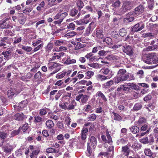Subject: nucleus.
Instances as JSON below:
<instances>
[{
    "label": "nucleus",
    "mask_w": 158,
    "mask_h": 158,
    "mask_svg": "<svg viewBox=\"0 0 158 158\" xmlns=\"http://www.w3.org/2000/svg\"><path fill=\"white\" fill-rule=\"evenodd\" d=\"M94 73L92 71H88L85 73L86 79H89L94 75Z\"/></svg>",
    "instance_id": "obj_44"
},
{
    "label": "nucleus",
    "mask_w": 158,
    "mask_h": 158,
    "mask_svg": "<svg viewBox=\"0 0 158 158\" xmlns=\"http://www.w3.org/2000/svg\"><path fill=\"white\" fill-rule=\"evenodd\" d=\"M150 129V128L148 125L145 124L141 127L140 130L142 131H146V133H149Z\"/></svg>",
    "instance_id": "obj_31"
},
{
    "label": "nucleus",
    "mask_w": 158,
    "mask_h": 158,
    "mask_svg": "<svg viewBox=\"0 0 158 158\" xmlns=\"http://www.w3.org/2000/svg\"><path fill=\"white\" fill-rule=\"evenodd\" d=\"M121 152L124 155L127 156L129 155L130 149L127 146H125L122 147Z\"/></svg>",
    "instance_id": "obj_20"
},
{
    "label": "nucleus",
    "mask_w": 158,
    "mask_h": 158,
    "mask_svg": "<svg viewBox=\"0 0 158 158\" xmlns=\"http://www.w3.org/2000/svg\"><path fill=\"white\" fill-rule=\"evenodd\" d=\"M76 62V60L75 59H71L70 58H69L65 61L64 63L66 64H69L75 63Z\"/></svg>",
    "instance_id": "obj_37"
},
{
    "label": "nucleus",
    "mask_w": 158,
    "mask_h": 158,
    "mask_svg": "<svg viewBox=\"0 0 158 158\" xmlns=\"http://www.w3.org/2000/svg\"><path fill=\"white\" fill-rule=\"evenodd\" d=\"M47 109L46 108H44L39 110V114L41 115H44L47 113Z\"/></svg>",
    "instance_id": "obj_46"
},
{
    "label": "nucleus",
    "mask_w": 158,
    "mask_h": 158,
    "mask_svg": "<svg viewBox=\"0 0 158 158\" xmlns=\"http://www.w3.org/2000/svg\"><path fill=\"white\" fill-rule=\"evenodd\" d=\"M75 24L73 23H70L67 26V28L69 29H70L71 30H74L75 28Z\"/></svg>",
    "instance_id": "obj_62"
},
{
    "label": "nucleus",
    "mask_w": 158,
    "mask_h": 158,
    "mask_svg": "<svg viewBox=\"0 0 158 158\" xmlns=\"http://www.w3.org/2000/svg\"><path fill=\"white\" fill-rule=\"evenodd\" d=\"M120 4L121 2L119 1H117L113 3L112 6L115 8H117L120 6Z\"/></svg>",
    "instance_id": "obj_64"
},
{
    "label": "nucleus",
    "mask_w": 158,
    "mask_h": 158,
    "mask_svg": "<svg viewBox=\"0 0 158 158\" xmlns=\"http://www.w3.org/2000/svg\"><path fill=\"white\" fill-rule=\"evenodd\" d=\"M137 87L136 85L133 83H125L119 86L117 88V91H120L122 93L123 91L124 93H127L130 92L132 89H136Z\"/></svg>",
    "instance_id": "obj_3"
},
{
    "label": "nucleus",
    "mask_w": 158,
    "mask_h": 158,
    "mask_svg": "<svg viewBox=\"0 0 158 158\" xmlns=\"http://www.w3.org/2000/svg\"><path fill=\"white\" fill-rule=\"evenodd\" d=\"M41 74L40 71H38L34 75V79L36 81H39L41 79Z\"/></svg>",
    "instance_id": "obj_34"
},
{
    "label": "nucleus",
    "mask_w": 158,
    "mask_h": 158,
    "mask_svg": "<svg viewBox=\"0 0 158 158\" xmlns=\"http://www.w3.org/2000/svg\"><path fill=\"white\" fill-rule=\"evenodd\" d=\"M71 94L68 93L67 95L63 96L62 101L63 104H60V106L61 108L65 110H70L73 109L76 105V103L74 100L70 101Z\"/></svg>",
    "instance_id": "obj_1"
},
{
    "label": "nucleus",
    "mask_w": 158,
    "mask_h": 158,
    "mask_svg": "<svg viewBox=\"0 0 158 158\" xmlns=\"http://www.w3.org/2000/svg\"><path fill=\"white\" fill-rule=\"evenodd\" d=\"M148 3V6L150 8L152 7L154 4V0H147Z\"/></svg>",
    "instance_id": "obj_54"
},
{
    "label": "nucleus",
    "mask_w": 158,
    "mask_h": 158,
    "mask_svg": "<svg viewBox=\"0 0 158 158\" xmlns=\"http://www.w3.org/2000/svg\"><path fill=\"white\" fill-rule=\"evenodd\" d=\"M45 5V3L43 1L40 3L38 6L36 7L37 10L38 11H40L42 10L43 8Z\"/></svg>",
    "instance_id": "obj_47"
},
{
    "label": "nucleus",
    "mask_w": 158,
    "mask_h": 158,
    "mask_svg": "<svg viewBox=\"0 0 158 158\" xmlns=\"http://www.w3.org/2000/svg\"><path fill=\"white\" fill-rule=\"evenodd\" d=\"M95 25V23L94 22H92L91 23L88 27L86 28L85 33V35L88 36L89 35L90 31L92 29H93Z\"/></svg>",
    "instance_id": "obj_18"
},
{
    "label": "nucleus",
    "mask_w": 158,
    "mask_h": 158,
    "mask_svg": "<svg viewBox=\"0 0 158 158\" xmlns=\"http://www.w3.org/2000/svg\"><path fill=\"white\" fill-rule=\"evenodd\" d=\"M110 94L111 96H112L114 97H116V95L118 96H121L123 95V93H121L120 91H117V90H115L112 92H111L110 93Z\"/></svg>",
    "instance_id": "obj_35"
},
{
    "label": "nucleus",
    "mask_w": 158,
    "mask_h": 158,
    "mask_svg": "<svg viewBox=\"0 0 158 158\" xmlns=\"http://www.w3.org/2000/svg\"><path fill=\"white\" fill-rule=\"evenodd\" d=\"M89 97L86 95L80 94L76 97V100L82 104H85L88 101Z\"/></svg>",
    "instance_id": "obj_7"
},
{
    "label": "nucleus",
    "mask_w": 158,
    "mask_h": 158,
    "mask_svg": "<svg viewBox=\"0 0 158 158\" xmlns=\"http://www.w3.org/2000/svg\"><path fill=\"white\" fill-rule=\"evenodd\" d=\"M46 125L47 127L51 128L54 127V124L52 120H48L46 121Z\"/></svg>",
    "instance_id": "obj_30"
},
{
    "label": "nucleus",
    "mask_w": 158,
    "mask_h": 158,
    "mask_svg": "<svg viewBox=\"0 0 158 158\" xmlns=\"http://www.w3.org/2000/svg\"><path fill=\"white\" fill-rule=\"evenodd\" d=\"M93 109V106L92 104L89 103L88 104L86 105L85 106V112H91V110Z\"/></svg>",
    "instance_id": "obj_26"
},
{
    "label": "nucleus",
    "mask_w": 158,
    "mask_h": 158,
    "mask_svg": "<svg viewBox=\"0 0 158 158\" xmlns=\"http://www.w3.org/2000/svg\"><path fill=\"white\" fill-rule=\"evenodd\" d=\"M32 9V8L31 7H26L25 10H23V12L25 14L29 13L31 11Z\"/></svg>",
    "instance_id": "obj_59"
},
{
    "label": "nucleus",
    "mask_w": 158,
    "mask_h": 158,
    "mask_svg": "<svg viewBox=\"0 0 158 158\" xmlns=\"http://www.w3.org/2000/svg\"><path fill=\"white\" fill-rule=\"evenodd\" d=\"M53 45L52 43H49L47 45L46 51H50L52 48Z\"/></svg>",
    "instance_id": "obj_61"
},
{
    "label": "nucleus",
    "mask_w": 158,
    "mask_h": 158,
    "mask_svg": "<svg viewBox=\"0 0 158 158\" xmlns=\"http://www.w3.org/2000/svg\"><path fill=\"white\" fill-rule=\"evenodd\" d=\"M90 19V15L88 14L85 15L84 19H82L83 24H86L88 23Z\"/></svg>",
    "instance_id": "obj_36"
},
{
    "label": "nucleus",
    "mask_w": 158,
    "mask_h": 158,
    "mask_svg": "<svg viewBox=\"0 0 158 158\" xmlns=\"http://www.w3.org/2000/svg\"><path fill=\"white\" fill-rule=\"evenodd\" d=\"M107 153L106 152H101L99 154V156L102 158H107Z\"/></svg>",
    "instance_id": "obj_63"
},
{
    "label": "nucleus",
    "mask_w": 158,
    "mask_h": 158,
    "mask_svg": "<svg viewBox=\"0 0 158 158\" xmlns=\"http://www.w3.org/2000/svg\"><path fill=\"white\" fill-rule=\"evenodd\" d=\"M4 34L6 36H13L14 35L11 31L9 30H6L5 31Z\"/></svg>",
    "instance_id": "obj_56"
},
{
    "label": "nucleus",
    "mask_w": 158,
    "mask_h": 158,
    "mask_svg": "<svg viewBox=\"0 0 158 158\" xmlns=\"http://www.w3.org/2000/svg\"><path fill=\"white\" fill-rule=\"evenodd\" d=\"M40 151V150L39 149L34 148V150H33L32 153L30 154V158H36Z\"/></svg>",
    "instance_id": "obj_22"
},
{
    "label": "nucleus",
    "mask_w": 158,
    "mask_h": 158,
    "mask_svg": "<svg viewBox=\"0 0 158 158\" xmlns=\"http://www.w3.org/2000/svg\"><path fill=\"white\" fill-rule=\"evenodd\" d=\"M47 67L49 70L53 71L50 73L51 75H52L59 71L60 69V64L57 62L49 61L47 64Z\"/></svg>",
    "instance_id": "obj_4"
},
{
    "label": "nucleus",
    "mask_w": 158,
    "mask_h": 158,
    "mask_svg": "<svg viewBox=\"0 0 158 158\" xmlns=\"http://www.w3.org/2000/svg\"><path fill=\"white\" fill-rule=\"evenodd\" d=\"M21 48L24 51L29 52H31L32 50V48L28 46H22Z\"/></svg>",
    "instance_id": "obj_51"
},
{
    "label": "nucleus",
    "mask_w": 158,
    "mask_h": 158,
    "mask_svg": "<svg viewBox=\"0 0 158 158\" xmlns=\"http://www.w3.org/2000/svg\"><path fill=\"white\" fill-rule=\"evenodd\" d=\"M114 79H113V80H111L110 81H108V82H106L105 84V85L106 87H110L114 83Z\"/></svg>",
    "instance_id": "obj_53"
},
{
    "label": "nucleus",
    "mask_w": 158,
    "mask_h": 158,
    "mask_svg": "<svg viewBox=\"0 0 158 158\" xmlns=\"http://www.w3.org/2000/svg\"><path fill=\"white\" fill-rule=\"evenodd\" d=\"M154 36V34L150 32L143 33L142 35V36L144 38L149 37L150 38H152Z\"/></svg>",
    "instance_id": "obj_42"
},
{
    "label": "nucleus",
    "mask_w": 158,
    "mask_h": 158,
    "mask_svg": "<svg viewBox=\"0 0 158 158\" xmlns=\"http://www.w3.org/2000/svg\"><path fill=\"white\" fill-rule=\"evenodd\" d=\"M64 42L62 40H54V45L56 46H59L63 45Z\"/></svg>",
    "instance_id": "obj_27"
},
{
    "label": "nucleus",
    "mask_w": 158,
    "mask_h": 158,
    "mask_svg": "<svg viewBox=\"0 0 158 158\" xmlns=\"http://www.w3.org/2000/svg\"><path fill=\"white\" fill-rule=\"evenodd\" d=\"M60 14L61 19L60 20H57L55 21L54 23L55 24H60L63 21L64 19L68 15L67 12H63L61 10H60Z\"/></svg>",
    "instance_id": "obj_17"
},
{
    "label": "nucleus",
    "mask_w": 158,
    "mask_h": 158,
    "mask_svg": "<svg viewBox=\"0 0 158 158\" xmlns=\"http://www.w3.org/2000/svg\"><path fill=\"white\" fill-rule=\"evenodd\" d=\"M46 152L47 153H51L52 152L57 153L58 151H57L55 149L52 148H49L46 149Z\"/></svg>",
    "instance_id": "obj_50"
},
{
    "label": "nucleus",
    "mask_w": 158,
    "mask_h": 158,
    "mask_svg": "<svg viewBox=\"0 0 158 158\" xmlns=\"http://www.w3.org/2000/svg\"><path fill=\"white\" fill-rule=\"evenodd\" d=\"M103 42H106L107 44H111L112 42V39L110 37H106L103 40Z\"/></svg>",
    "instance_id": "obj_57"
},
{
    "label": "nucleus",
    "mask_w": 158,
    "mask_h": 158,
    "mask_svg": "<svg viewBox=\"0 0 158 158\" xmlns=\"http://www.w3.org/2000/svg\"><path fill=\"white\" fill-rule=\"evenodd\" d=\"M126 143V141L123 138L119 139L117 141L118 144L120 145L125 144Z\"/></svg>",
    "instance_id": "obj_55"
},
{
    "label": "nucleus",
    "mask_w": 158,
    "mask_h": 158,
    "mask_svg": "<svg viewBox=\"0 0 158 158\" xmlns=\"http://www.w3.org/2000/svg\"><path fill=\"white\" fill-rule=\"evenodd\" d=\"M145 122V120L144 118H141L135 123V125L139 126Z\"/></svg>",
    "instance_id": "obj_45"
},
{
    "label": "nucleus",
    "mask_w": 158,
    "mask_h": 158,
    "mask_svg": "<svg viewBox=\"0 0 158 158\" xmlns=\"http://www.w3.org/2000/svg\"><path fill=\"white\" fill-rule=\"evenodd\" d=\"M144 152L145 155L147 156L150 157L152 155V153L149 148H146L145 149Z\"/></svg>",
    "instance_id": "obj_33"
},
{
    "label": "nucleus",
    "mask_w": 158,
    "mask_h": 158,
    "mask_svg": "<svg viewBox=\"0 0 158 158\" xmlns=\"http://www.w3.org/2000/svg\"><path fill=\"white\" fill-rule=\"evenodd\" d=\"M0 42V47L3 46L5 48L6 47L7 44H9L10 43V39L8 37L1 38Z\"/></svg>",
    "instance_id": "obj_11"
},
{
    "label": "nucleus",
    "mask_w": 158,
    "mask_h": 158,
    "mask_svg": "<svg viewBox=\"0 0 158 158\" xmlns=\"http://www.w3.org/2000/svg\"><path fill=\"white\" fill-rule=\"evenodd\" d=\"M130 130L131 132L134 134H136L139 131V128L136 126H133L131 127L130 128Z\"/></svg>",
    "instance_id": "obj_28"
},
{
    "label": "nucleus",
    "mask_w": 158,
    "mask_h": 158,
    "mask_svg": "<svg viewBox=\"0 0 158 158\" xmlns=\"http://www.w3.org/2000/svg\"><path fill=\"white\" fill-rule=\"evenodd\" d=\"M10 53L9 51L2 52V54L4 56V59L6 60H8L10 58Z\"/></svg>",
    "instance_id": "obj_25"
},
{
    "label": "nucleus",
    "mask_w": 158,
    "mask_h": 158,
    "mask_svg": "<svg viewBox=\"0 0 158 158\" xmlns=\"http://www.w3.org/2000/svg\"><path fill=\"white\" fill-rule=\"evenodd\" d=\"M9 19V18H7L0 21V27L1 29L12 28L13 27L12 25L6 23Z\"/></svg>",
    "instance_id": "obj_10"
},
{
    "label": "nucleus",
    "mask_w": 158,
    "mask_h": 158,
    "mask_svg": "<svg viewBox=\"0 0 158 158\" xmlns=\"http://www.w3.org/2000/svg\"><path fill=\"white\" fill-rule=\"evenodd\" d=\"M127 33V30L125 28H122L119 30V34L120 36L123 37L125 36Z\"/></svg>",
    "instance_id": "obj_32"
},
{
    "label": "nucleus",
    "mask_w": 158,
    "mask_h": 158,
    "mask_svg": "<svg viewBox=\"0 0 158 158\" xmlns=\"http://www.w3.org/2000/svg\"><path fill=\"white\" fill-rule=\"evenodd\" d=\"M112 113L114 115V119L115 120L120 121L121 120V117L119 114L114 112H113Z\"/></svg>",
    "instance_id": "obj_41"
},
{
    "label": "nucleus",
    "mask_w": 158,
    "mask_h": 158,
    "mask_svg": "<svg viewBox=\"0 0 158 158\" xmlns=\"http://www.w3.org/2000/svg\"><path fill=\"white\" fill-rule=\"evenodd\" d=\"M26 116L24 115L23 113H17L14 115V118L18 121H22L27 118Z\"/></svg>",
    "instance_id": "obj_16"
},
{
    "label": "nucleus",
    "mask_w": 158,
    "mask_h": 158,
    "mask_svg": "<svg viewBox=\"0 0 158 158\" xmlns=\"http://www.w3.org/2000/svg\"><path fill=\"white\" fill-rule=\"evenodd\" d=\"M90 142L92 143V145L93 146V148L94 147V146H96L97 144V141L95 137L92 136L90 139Z\"/></svg>",
    "instance_id": "obj_39"
},
{
    "label": "nucleus",
    "mask_w": 158,
    "mask_h": 158,
    "mask_svg": "<svg viewBox=\"0 0 158 158\" xmlns=\"http://www.w3.org/2000/svg\"><path fill=\"white\" fill-rule=\"evenodd\" d=\"M144 7L143 5H140L136 8L134 12L135 16H137L142 13L144 10Z\"/></svg>",
    "instance_id": "obj_13"
},
{
    "label": "nucleus",
    "mask_w": 158,
    "mask_h": 158,
    "mask_svg": "<svg viewBox=\"0 0 158 158\" xmlns=\"http://www.w3.org/2000/svg\"><path fill=\"white\" fill-rule=\"evenodd\" d=\"M144 27V23L142 22H140L132 27L131 31L134 32H138L142 30Z\"/></svg>",
    "instance_id": "obj_9"
},
{
    "label": "nucleus",
    "mask_w": 158,
    "mask_h": 158,
    "mask_svg": "<svg viewBox=\"0 0 158 158\" xmlns=\"http://www.w3.org/2000/svg\"><path fill=\"white\" fill-rule=\"evenodd\" d=\"M27 101H24L20 102L18 105V106L20 108L22 109L25 107L27 106Z\"/></svg>",
    "instance_id": "obj_43"
},
{
    "label": "nucleus",
    "mask_w": 158,
    "mask_h": 158,
    "mask_svg": "<svg viewBox=\"0 0 158 158\" xmlns=\"http://www.w3.org/2000/svg\"><path fill=\"white\" fill-rule=\"evenodd\" d=\"M86 154L87 156H91L93 155V153H92V150L90 148V147L87 146V151L86 152Z\"/></svg>",
    "instance_id": "obj_52"
},
{
    "label": "nucleus",
    "mask_w": 158,
    "mask_h": 158,
    "mask_svg": "<svg viewBox=\"0 0 158 158\" xmlns=\"http://www.w3.org/2000/svg\"><path fill=\"white\" fill-rule=\"evenodd\" d=\"M100 73L103 75H107L110 77L111 78L114 75V73L112 70L109 69L107 67H103L100 71Z\"/></svg>",
    "instance_id": "obj_8"
},
{
    "label": "nucleus",
    "mask_w": 158,
    "mask_h": 158,
    "mask_svg": "<svg viewBox=\"0 0 158 158\" xmlns=\"http://www.w3.org/2000/svg\"><path fill=\"white\" fill-rule=\"evenodd\" d=\"M66 73V71L64 70L62 72L57 74L56 76V78L58 79H61L65 76Z\"/></svg>",
    "instance_id": "obj_29"
},
{
    "label": "nucleus",
    "mask_w": 158,
    "mask_h": 158,
    "mask_svg": "<svg viewBox=\"0 0 158 158\" xmlns=\"http://www.w3.org/2000/svg\"><path fill=\"white\" fill-rule=\"evenodd\" d=\"M7 134L3 132H0V137L2 139H5L7 136Z\"/></svg>",
    "instance_id": "obj_60"
},
{
    "label": "nucleus",
    "mask_w": 158,
    "mask_h": 158,
    "mask_svg": "<svg viewBox=\"0 0 158 158\" xmlns=\"http://www.w3.org/2000/svg\"><path fill=\"white\" fill-rule=\"evenodd\" d=\"M88 131L87 128L83 127L81 131V138L82 140H84L86 138V135Z\"/></svg>",
    "instance_id": "obj_19"
},
{
    "label": "nucleus",
    "mask_w": 158,
    "mask_h": 158,
    "mask_svg": "<svg viewBox=\"0 0 158 158\" xmlns=\"http://www.w3.org/2000/svg\"><path fill=\"white\" fill-rule=\"evenodd\" d=\"M126 71L124 69H120L118 71L117 75L113 78L114 83L116 84H117L121 81L134 79L133 77L131 79L129 78V75L126 74Z\"/></svg>",
    "instance_id": "obj_2"
},
{
    "label": "nucleus",
    "mask_w": 158,
    "mask_h": 158,
    "mask_svg": "<svg viewBox=\"0 0 158 158\" xmlns=\"http://www.w3.org/2000/svg\"><path fill=\"white\" fill-rule=\"evenodd\" d=\"M106 134L107 139H106V137L104 135H102L101 136V138L103 141L105 143H110L112 142V138L108 130L106 131Z\"/></svg>",
    "instance_id": "obj_14"
},
{
    "label": "nucleus",
    "mask_w": 158,
    "mask_h": 158,
    "mask_svg": "<svg viewBox=\"0 0 158 158\" xmlns=\"http://www.w3.org/2000/svg\"><path fill=\"white\" fill-rule=\"evenodd\" d=\"M147 59L144 61L148 64H157L158 63V56L155 53H149L147 55Z\"/></svg>",
    "instance_id": "obj_5"
},
{
    "label": "nucleus",
    "mask_w": 158,
    "mask_h": 158,
    "mask_svg": "<svg viewBox=\"0 0 158 158\" xmlns=\"http://www.w3.org/2000/svg\"><path fill=\"white\" fill-rule=\"evenodd\" d=\"M2 148L4 151L6 153H10L13 150L12 146L10 145L4 146Z\"/></svg>",
    "instance_id": "obj_23"
},
{
    "label": "nucleus",
    "mask_w": 158,
    "mask_h": 158,
    "mask_svg": "<svg viewBox=\"0 0 158 158\" xmlns=\"http://www.w3.org/2000/svg\"><path fill=\"white\" fill-rule=\"evenodd\" d=\"M142 107V105L140 103H136L134 106L133 109L135 110H140Z\"/></svg>",
    "instance_id": "obj_48"
},
{
    "label": "nucleus",
    "mask_w": 158,
    "mask_h": 158,
    "mask_svg": "<svg viewBox=\"0 0 158 158\" xmlns=\"http://www.w3.org/2000/svg\"><path fill=\"white\" fill-rule=\"evenodd\" d=\"M28 125L27 123H25L24 124L22 127L20 128L23 131V132H25L28 129Z\"/></svg>",
    "instance_id": "obj_58"
},
{
    "label": "nucleus",
    "mask_w": 158,
    "mask_h": 158,
    "mask_svg": "<svg viewBox=\"0 0 158 158\" xmlns=\"http://www.w3.org/2000/svg\"><path fill=\"white\" fill-rule=\"evenodd\" d=\"M77 5L79 9H81L84 6L83 2L81 0H79L77 2Z\"/></svg>",
    "instance_id": "obj_49"
},
{
    "label": "nucleus",
    "mask_w": 158,
    "mask_h": 158,
    "mask_svg": "<svg viewBox=\"0 0 158 158\" xmlns=\"http://www.w3.org/2000/svg\"><path fill=\"white\" fill-rule=\"evenodd\" d=\"M96 97H98L101 98L104 102H106L107 101V99L105 95L102 93L101 91H98L96 94Z\"/></svg>",
    "instance_id": "obj_21"
},
{
    "label": "nucleus",
    "mask_w": 158,
    "mask_h": 158,
    "mask_svg": "<svg viewBox=\"0 0 158 158\" xmlns=\"http://www.w3.org/2000/svg\"><path fill=\"white\" fill-rule=\"evenodd\" d=\"M34 118V122L35 123H40L43 120V118L39 115L35 116Z\"/></svg>",
    "instance_id": "obj_40"
},
{
    "label": "nucleus",
    "mask_w": 158,
    "mask_h": 158,
    "mask_svg": "<svg viewBox=\"0 0 158 158\" xmlns=\"http://www.w3.org/2000/svg\"><path fill=\"white\" fill-rule=\"evenodd\" d=\"M96 36L98 38L102 39L104 38L103 31L102 29H98L93 34V36Z\"/></svg>",
    "instance_id": "obj_15"
},
{
    "label": "nucleus",
    "mask_w": 158,
    "mask_h": 158,
    "mask_svg": "<svg viewBox=\"0 0 158 158\" xmlns=\"http://www.w3.org/2000/svg\"><path fill=\"white\" fill-rule=\"evenodd\" d=\"M132 7L131 3L129 1H125L123 2L122 8L120 9V12L123 14L127 10H130Z\"/></svg>",
    "instance_id": "obj_6"
},
{
    "label": "nucleus",
    "mask_w": 158,
    "mask_h": 158,
    "mask_svg": "<svg viewBox=\"0 0 158 158\" xmlns=\"http://www.w3.org/2000/svg\"><path fill=\"white\" fill-rule=\"evenodd\" d=\"M111 78L109 76H105L100 74H98L97 76V78L100 81H103L107 79H109Z\"/></svg>",
    "instance_id": "obj_24"
},
{
    "label": "nucleus",
    "mask_w": 158,
    "mask_h": 158,
    "mask_svg": "<svg viewBox=\"0 0 158 158\" xmlns=\"http://www.w3.org/2000/svg\"><path fill=\"white\" fill-rule=\"evenodd\" d=\"M122 49L123 52L127 55L130 56L133 55V52L131 46L129 45L124 46L122 47Z\"/></svg>",
    "instance_id": "obj_12"
},
{
    "label": "nucleus",
    "mask_w": 158,
    "mask_h": 158,
    "mask_svg": "<svg viewBox=\"0 0 158 158\" xmlns=\"http://www.w3.org/2000/svg\"><path fill=\"white\" fill-rule=\"evenodd\" d=\"M15 93V90L12 89L9 90L7 91V95L10 98H12Z\"/></svg>",
    "instance_id": "obj_38"
}]
</instances>
